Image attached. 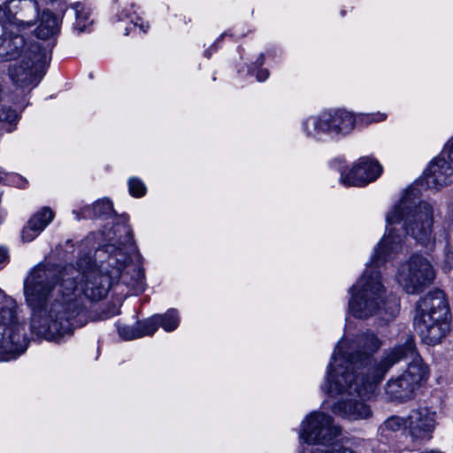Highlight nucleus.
Masks as SVG:
<instances>
[{
    "mask_svg": "<svg viewBox=\"0 0 453 453\" xmlns=\"http://www.w3.org/2000/svg\"><path fill=\"white\" fill-rule=\"evenodd\" d=\"M115 232H123V237L96 250L95 260L90 256L81 257L78 268L39 264L31 270L24 282V294L32 311L33 334L59 342L84 326L87 311L81 294L91 301L101 300L119 280L136 290L143 289L142 269L129 264L128 254L134 250L131 230L123 225Z\"/></svg>",
    "mask_w": 453,
    "mask_h": 453,
    "instance_id": "f257e3e1",
    "label": "nucleus"
},
{
    "mask_svg": "<svg viewBox=\"0 0 453 453\" xmlns=\"http://www.w3.org/2000/svg\"><path fill=\"white\" fill-rule=\"evenodd\" d=\"M417 193L414 188L408 189L386 214V233L364 273L349 288L348 311L355 318L376 317L388 322L398 312L397 300L387 295L377 268L403 250V229L424 247L431 249L434 244L433 206L418 202Z\"/></svg>",
    "mask_w": 453,
    "mask_h": 453,
    "instance_id": "f03ea898",
    "label": "nucleus"
},
{
    "mask_svg": "<svg viewBox=\"0 0 453 453\" xmlns=\"http://www.w3.org/2000/svg\"><path fill=\"white\" fill-rule=\"evenodd\" d=\"M382 347V341L367 330L352 339L344 335L337 343L327 367L322 389L339 396L333 412L349 419L370 417V408L364 398L370 397L377 384L389 369L401 360L404 344L385 351L379 361L372 357Z\"/></svg>",
    "mask_w": 453,
    "mask_h": 453,
    "instance_id": "7ed1b4c3",
    "label": "nucleus"
},
{
    "mask_svg": "<svg viewBox=\"0 0 453 453\" xmlns=\"http://www.w3.org/2000/svg\"><path fill=\"white\" fill-rule=\"evenodd\" d=\"M448 313L449 307L441 290L431 291L418 302L414 325L426 344L439 343L449 332Z\"/></svg>",
    "mask_w": 453,
    "mask_h": 453,
    "instance_id": "20e7f679",
    "label": "nucleus"
},
{
    "mask_svg": "<svg viewBox=\"0 0 453 453\" xmlns=\"http://www.w3.org/2000/svg\"><path fill=\"white\" fill-rule=\"evenodd\" d=\"M19 8L17 0H10L0 5V58L4 61L16 59L21 55L26 42L24 35L19 34L26 28L35 25L32 19L27 18L26 12L16 17L13 10Z\"/></svg>",
    "mask_w": 453,
    "mask_h": 453,
    "instance_id": "39448f33",
    "label": "nucleus"
},
{
    "mask_svg": "<svg viewBox=\"0 0 453 453\" xmlns=\"http://www.w3.org/2000/svg\"><path fill=\"white\" fill-rule=\"evenodd\" d=\"M400 355L401 359L411 361L405 372L387 382L386 394L392 400L405 401L411 399L418 386L427 379L428 369L418 355L412 337L406 339Z\"/></svg>",
    "mask_w": 453,
    "mask_h": 453,
    "instance_id": "423d86ee",
    "label": "nucleus"
},
{
    "mask_svg": "<svg viewBox=\"0 0 453 453\" xmlns=\"http://www.w3.org/2000/svg\"><path fill=\"white\" fill-rule=\"evenodd\" d=\"M0 303V361H11L25 351L22 325L18 318L17 302L3 295Z\"/></svg>",
    "mask_w": 453,
    "mask_h": 453,
    "instance_id": "0eeeda50",
    "label": "nucleus"
},
{
    "mask_svg": "<svg viewBox=\"0 0 453 453\" xmlns=\"http://www.w3.org/2000/svg\"><path fill=\"white\" fill-rule=\"evenodd\" d=\"M340 434V427L334 424L329 415L314 411L302 422L300 439L308 444L327 448L325 450L318 449V453H356L348 448L337 447L335 441Z\"/></svg>",
    "mask_w": 453,
    "mask_h": 453,
    "instance_id": "6e6552de",
    "label": "nucleus"
},
{
    "mask_svg": "<svg viewBox=\"0 0 453 453\" xmlns=\"http://www.w3.org/2000/svg\"><path fill=\"white\" fill-rule=\"evenodd\" d=\"M19 63H14L9 67V76L12 81L18 87L23 88L32 84L35 80V73L49 59L46 49L39 43H27L22 48Z\"/></svg>",
    "mask_w": 453,
    "mask_h": 453,
    "instance_id": "1a4fd4ad",
    "label": "nucleus"
},
{
    "mask_svg": "<svg viewBox=\"0 0 453 453\" xmlns=\"http://www.w3.org/2000/svg\"><path fill=\"white\" fill-rule=\"evenodd\" d=\"M434 271L430 262L419 255L411 256L402 264L396 273V280L408 294H416L432 283Z\"/></svg>",
    "mask_w": 453,
    "mask_h": 453,
    "instance_id": "9d476101",
    "label": "nucleus"
},
{
    "mask_svg": "<svg viewBox=\"0 0 453 453\" xmlns=\"http://www.w3.org/2000/svg\"><path fill=\"white\" fill-rule=\"evenodd\" d=\"M328 125V133L330 137H337L349 134L355 127L357 122L365 124L377 123L384 121L387 114L383 112L377 113H358L357 115L351 112L337 109L326 111Z\"/></svg>",
    "mask_w": 453,
    "mask_h": 453,
    "instance_id": "9b49d317",
    "label": "nucleus"
},
{
    "mask_svg": "<svg viewBox=\"0 0 453 453\" xmlns=\"http://www.w3.org/2000/svg\"><path fill=\"white\" fill-rule=\"evenodd\" d=\"M382 173V167L374 159L361 157L347 173H341V182L346 187H363L374 181Z\"/></svg>",
    "mask_w": 453,
    "mask_h": 453,
    "instance_id": "f8f14e48",
    "label": "nucleus"
},
{
    "mask_svg": "<svg viewBox=\"0 0 453 453\" xmlns=\"http://www.w3.org/2000/svg\"><path fill=\"white\" fill-rule=\"evenodd\" d=\"M408 430L413 439H430L436 422L435 413L426 407H418L411 410L407 417Z\"/></svg>",
    "mask_w": 453,
    "mask_h": 453,
    "instance_id": "ddd939ff",
    "label": "nucleus"
},
{
    "mask_svg": "<svg viewBox=\"0 0 453 453\" xmlns=\"http://www.w3.org/2000/svg\"><path fill=\"white\" fill-rule=\"evenodd\" d=\"M453 180V168L443 157L433 160L424 173L423 181L428 188L442 187Z\"/></svg>",
    "mask_w": 453,
    "mask_h": 453,
    "instance_id": "4468645a",
    "label": "nucleus"
},
{
    "mask_svg": "<svg viewBox=\"0 0 453 453\" xmlns=\"http://www.w3.org/2000/svg\"><path fill=\"white\" fill-rule=\"evenodd\" d=\"M326 112L322 111L303 119L302 129L307 137L321 141L329 136Z\"/></svg>",
    "mask_w": 453,
    "mask_h": 453,
    "instance_id": "2eb2a0df",
    "label": "nucleus"
},
{
    "mask_svg": "<svg viewBox=\"0 0 453 453\" xmlns=\"http://www.w3.org/2000/svg\"><path fill=\"white\" fill-rule=\"evenodd\" d=\"M59 30V22L57 17L49 11H43L40 16V23L35 29V35L40 39H48L55 35Z\"/></svg>",
    "mask_w": 453,
    "mask_h": 453,
    "instance_id": "dca6fc26",
    "label": "nucleus"
},
{
    "mask_svg": "<svg viewBox=\"0 0 453 453\" xmlns=\"http://www.w3.org/2000/svg\"><path fill=\"white\" fill-rule=\"evenodd\" d=\"M134 4H131L129 7L123 8L119 14V20L125 21L132 27H125V34L128 35L129 31L133 27H139L142 33H146L150 26L143 21V19L136 14Z\"/></svg>",
    "mask_w": 453,
    "mask_h": 453,
    "instance_id": "f3484780",
    "label": "nucleus"
},
{
    "mask_svg": "<svg viewBox=\"0 0 453 453\" xmlns=\"http://www.w3.org/2000/svg\"><path fill=\"white\" fill-rule=\"evenodd\" d=\"M113 210L112 203L106 198L100 199L92 206H87L81 209V218L101 217L110 214Z\"/></svg>",
    "mask_w": 453,
    "mask_h": 453,
    "instance_id": "a211bd4d",
    "label": "nucleus"
},
{
    "mask_svg": "<svg viewBox=\"0 0 453 453\" xmlns=\"http://www.w3.org/2000/svg\"><path fill=\"white\" fill-rule=\"evenodd\" d=\"M73 8L75 11V23L73 24V28L78 33H83L87 31L89 25L92 24V20L89 19V13L85 11L84 6L81 3H75L73 5Z\"/></svg>",
    "mask_w": 453,
    "mask_h": 453,
    "instance_id": "6ab92c4d",
    "label": "nucleus"
},
{
    "mask_svg": "<svg viewBox=\"0 0 453 453\" xmlns=\"http://www.w3.org/2000/svg\"><path fill=\"white\" fill-rule=\"evenodd\" d=\"M158 324L166 332L174 331L180 324V316L178 311L175 309H169L164 314H157Z\"/></svg>",
    "mask_w": 453,
    "mask_h": 453,
    "instance_id": "aec40b11",
    "label": "nucleus"
},
{
    "mask_svg": "<svg viewBox=\"0 0 453 453\" xmlns=\"http://www.w3.org/2000/svg\"><path fill=\"white\" fill-rule=\"evenodd\" d=\"M36 218H30L24 226L21 232V239L23 242H29L35 240L42 232L35 225Z\"/></svg>",
    "mask_w": 453,
    "mask_h": 453,
    "instance_id": "412c9836",
    "label": "nucleus"
},
{
    "mask_svg": "<svg viewBox=\"0 0 453 453\" xmlns=\"http://www.w3.org/2000/svg\"><path fill=\"white\" fill-rule=\"evenodd\" d=\"M31 218H36L35 225L40 228V231L42 232L45 227L53 220L54 213L50 208H42L36 213H35Z\"/></svg>",
    "mask_w": 453,
    "mask_h": 453,
    "instance_id": "4be33fe9",
    "label": "nucleus"
},
{
    "mask_svg": "<svg viewBox=\"0 0 453 453\" xmlns=\"http://www.w3.org/2000/svg\"><path fill=\"white\" fill-rule=\"evenodd\" d=\"M158 326L157 315H154L137 324L138 328H140V334H142V337L146 335H152L157 330Z\"/></svg>",
    "mask_w": 453,
    "mask_h": 453,
    "instance_id": "5701e85b",
    "label": "nucleus"
},
{
    "mask_svg": "<svg viewBox=\"0 0 453 453\" xmlns=\"http://www.w3.org/2000/svg\"><path fill=\"white\" fill-rule=\"evenodd\" d=\"M403 428L408 429L407 418H403L398 416H392L388 418L383 425L382 429H386L391 432H397Z\"/></svg>",
    "mask_w": 453,
    "mask_h": 453,
    "instance_id": "b1692460",
    "label": "nucleus"
},
{
    "mask_svg": "<svg viewBox=\"0 0 453 453\" xmlns=\"http://www.w3.org/2000/svg\"><path fill=\"white\" fill-rule=\"evenodd\" d=\"M118 332L119 336L127 341L142 337V334H140V328H138L137 325L135 326H119Z\"/></svg>",
    "mask_w": 453,
    "mask_h": 453,
    "instance_id": "393cba45",
    "label": "nucleus"
},
{
    "mask_svg": "<svg viewBox=\"0 0 453 453\" xmlns=\"http://www.w3.org/2000/svg\"><path fill=\"white\" fill-rule=\"evenodd\" d=\"M128 190L131 196L134 197L143 196L146 193L144 183L137 178H130L128 180Z\"/></svg>",
    "mask_w": 453,
    "mask_h": 453,
    "instance_id": "a878e982",
    "label": "nucleus"
},
{
    "mask_svg": "<svg viewBox=\"0 0 453 453\" xmlns=\"http://www.w3.org/2000/svg\"><path fill=\"white\" fill-rule=\"evenodd\" d=\"M442 268L445 272L453 269V250L451 248H447L445 250Z\"/></svg>",
    "mask_w": 453,
    "mask_h": 453,
    "instance_id": "bb28decb",
    "label": "nucleus"
},
{
    "mask_svg": "<svg viewBox=\"0 0 453 453\" xmlns=\"http://www.w3.org/2000/svg\"><path fill=\"white\" fill-rule=\"evenodd\" d=\"M441 155H447L450 162L453 164V136L445 144Z\"/></svg>",
    "mask_w": 453,
    "mask_h": 453,
    "instance_id": "cd10ccee",
    "label": "nucleus"
},
{
    "mask_svg": "<svg viewBox=\"0 0 453 453\" xmlns=\"http://www.w3.org/2000/svg\"><path fill=\"white\" fill-rule=\"evenodd\" d=\"M250 72L251 74L256 75L258 81H265L269 76V72L266 69H257L256 72L254 69H251Z\"/></svg>",
    "mask_w": 453,
    "mask_h": 453,
    "instance_id": "c85d7f7f",
    "label": "nucleus"
},
{
    "mask_svg": "<svg viewBox=\"0 0 453 453\" xmlns=\"http://www.w3.org/2000/svg\"><path fill=\"white\" fill-rule=\"evenodd\" d=\"M8 259V253L5 249L0 248V265L5 264Z\"/></svg>",
    "mask_w": 453,
    "mask_h": 453,
    "instance_id": "c756f323",
    "label": "nucleus"
},
{
    "mask_svg": "<svg viewBox=\"0 0 453 453\" xmlns=\"http://www.w3.org/2000/svg\"><path fill=\"white\" fill-rule=\"evenodd\" d=\"M264 61H265V57L263 54H261L257 59L256 60V62L254 63V66L256 68H260L263 65H264Z\"/></svg>",
    "mask_w": 453,
    "mask_h": 453,
    "instance_id": "7c9ffc66",
    "label": "nucleus"
},
{
    "mask_svg": "<svg viewBox=\"0 0 453 453\" xmlns=\"http://www.w3.org/2000/svg\"><path fill=\"white\" fill-rule=\"evenodd\" d=\"M449 214L451 218H453V203L449 204Z\"/></svg>",
    "mask_w": 453,
    "mask_h": 453,
    "instance_id": "2f4dec72",
    "label": "nucleus"
},
{
    "mask_svg": "<svg viewBox=\"0 0 453 453\" xmlns=\"http://www.w3.org/2000/svg\"><path fill=\"white\" fill-rule=\"evenodd\" d=\"M5 175L6 174L3 171L0 170V181L4 180Z\"/></svg>",
    "mask_w": 453,
    "mask_h": 453,
    "instance_id": "473e14b6",
    "label": "nucleus"
},
{
    "mask_svg": "<svg viewBox=\"0 0 453 453\" xmlns=\"http://www.w3.org/2000/svg\"><path fill=\"white\" fill-rule=\"evenodd\" d=\"M17 178L19 179V180L21 182L19 184L20 187H24V184H25V180H23L22 178H20L19 176H17Z\"/></svg>",
    "mask_w": 453,
    "mask_h": 453,
    "instance_id": "72a5a7b5",
    "label": "nucleus"
},
{
    "mask_svg": "<svg viewBox=\"0 0 453 453\" xmlns=\"http://www.w3.org/2000/svg\"><path fill=\"white\" fill-rule=\"evenodd\" d=\"M205 56H206L207 58H209V57H210L208 50H206V51H205Z\"/></svg>",
    "mask_w": 453,
    "mask_h": 453,
    "instance_id": "f704fd0d",
    "label": "nucleus"
}]
</instances>
